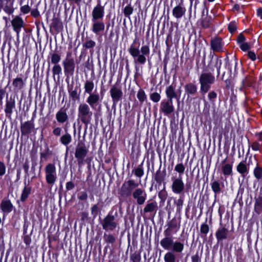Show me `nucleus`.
I'll return each instance as SVG.
<instances>
[{
    "mask_svg": "<svg viewBox=\"0 0 262 262\" xmlns=\"http://www.w3.org/2000/svg\"><path fill=\"white\" fill-rule=\"evenodd\" d=\"M128 51L134 59L135 63L136 73L135 77H138L141 75L140 73L139 67L137 64V63L144 64L146 61V56L149 54L150 49L148 46H142L140 50L136 48L134 45H132Z\"/></svg>",
    "mask_w": 262,
    "mask_h": 262,
    "instance_id": "obj_1",
    "label": "nucleus"
},
{
    "mask_svg": "<svg viewBox=\"0 0 262 262\" xmlns=\"http://www.w3.org/2000/svg\"><path fill=\"white\" fill-rule=\"evenodd\" d=\"M92 116L93 112L88 104L82 103L79 104L78 107V119L85 125L84 136L86 133L88 125L91 122Z\"/></svg>",
    "mask_w": 262,
    "mask_h": 262,
    "instance_id": "obj_2",
    "label": "nucleus"
},
{
    "mask_svg": "<svg viewBox=\"0 0 262 262\" xmlns=\"http://www.w3.org/2000/svg\"><path fill=\"white\" fill-rule=\"evenodd\" d=\"M215 81L214 76L210 73H203L199 77L200 93L205 95L210 89L211 84Z\"/></svg>",
    "mask_w": 262,
    "mask_h": 262,
    "instance_id": "obj_3",
    "label": "nucleus"
},
{
    "mask_svg": "<svg viewBox=\"0 0 262 262\" xmlns=\"http://www.w3.org/2000/svg\"><path fill=\"white\" fill-rule=\"evenodd\" d=\"M138 186L139 184L134 180L125 181L119 189V194L122 197H129Z\"/></svg>",
    "mask_w": 262,
    "mask_h": 262,
    "instance_id": "obj_4",
    "label": "nucleus"
},
{
    "mask_svg": "<svg viewBox=\"0 0 262 262\" xmlns=\"http://www.w3.org/2000/svg\"><path fill=\"white\" fill-rule=\"evenodd\" d=\"M64 74L67 76H72L75 70V64L71 52L67 53L66 59L62 62Z\"/></svg>",
    "mask_w": 262,
    "mask_h": 262,
    "instance_id": "obj_5",
    "label": "nucleus"
},
{
    "mask_svg": "<svg viewBox=\"0 0 262 262\" xmlns=\"http://www.w3.org/2000/svg\"><path fill=\"white\" fill-rule=\"evenodd\" d=\"M101 225L105 231H113L118 225L115 220L114 215L109 213L100 222Z\"/></svg>",
    "mask_w": 262,
    "mask_h": 262,
    "instance_id": "obj_6",
    "label": "nucleus"
},
{
    "mask_svg": "<svg viewBox=\"0 0 262 262\" xmlns=\"http://www.w3.org/2000/svg\"><path fill=\"white\" fill-rule=\"evenodd\" d=\"M45 170L47 183L52 186L57 179L55 166L53 164H48L45 167Z\"/></svg>",
    "mask_w": 262,
    "mask_h": 262,
    "instance_id": "obj_7",
    "label": "nucleus"
},
{
    "mask_svg": "<svg viewBox=\"0 0 262 262\" xmlns=\"http://www.w3.org/2000/svg\"><path fill=\"white\" fill-rule=\"evenodd\" d=\"M88 151V148L84 143L79 142L77 144L75 149V157L77 159L79 165L83 163L84 159L86 156Z\"/></svg>",
    "mask_w": 262,
    "mask_h": 262,
    "instance_id": "obj_8",
    "label": "nucleus"
},
{
    "mask_svg": "<svg viewBox=\"0 0 262 262\" xmlns=\"http://www.w3.org/2000/svg\"><path fill=\"white\" fill-rule=\"evenodd\" d=\"M171 189L173 193L176 194L181 193L185 189V184L181 175L178 177H172L171 178Z\"/></svg>",
    "mask_w": 262,
    "mask_h": 262,
    "instance_id": "obj_9",
    "label": "nucleus"
},
{
    "mask_svg": "<svg viewBox=\"0 0 262 262\" xmlns=\"http://www.w3.org/2000/svg\"><path fill=\"white\" fill-rule=\"evenodd\" d=\"M133 197L138 205H143L146 200L147 194L145 191L141 188H137L133 192Z\"/></svg>",
    "mask_w": 262,
    "mask_h": 262,
    "instance_id": "obj_10",
    "label": "nucleus"
},
{
    "mask_svg": "<svg viewBox=\"0 0 262 262\" xmlns=\"http://www.w3.org/2000/svg\"><path fill=\"white\" fill-rule=\"evenodd\" d=\"M110 92L114 104H116L122 99L123 92L121 89L118 85H114L111 88Z\"/></svg>",
    "mask_w": 262,
    "mask_h": 262,
    "instance_id": "obj_11",
    "label": "nucleus"
},
{
    "mask_svg": "<svg viewBox=\"0 0 262 262\" xmlns=\"http://www.w3.org/2000/svg\"><path fill=\"white\" fill-rule=\"evenodd\" d=\"M160 111L165 115H168L174 112L172 100H164L160 104Z\"/></svg>",
    "mask_w": 262,
    "mask_h": 262,
    "instance_id": "obj_12",
    "label": "nucleus"
},
{
    "mask_svg": "<svg viewBox=\"0 0 262 262\" xmlns=\"http://www.w3.org/2000/svg\"><path fill=\"white\" fill-rule=\"evenodd\" d=\"M11 25L14 31L17 34V37H19L21 29L25 26L23 19L19 16H15L11 21Z\"/></svg>",
    "mask_w": 262,
    "mask_h": 262,
    "instance_id": "obj_13",
    "label": "nucleus"
},
{
    "mask_svg": "<svg viewBox=\"0 0 262 262\" xmlns=\"http://www.w3.org/2000/svg\"><path fill=\"white\" fill-rule=\"evenodd\" d=\"M104 14V8L100 3L95 6L92 12V20H102Z\"/></svg>",
    "mask_w": 262,
    "mask_h": 262,
    "instance_id": "obj_14",
    "label": "nucleus"
},
{
    "mask_svg": "<svg viewBox=\"0 0 262 262\" xmlns=\"http://www.w3.org/2000/svg\"><path fill=\"white\" fill-rule=\"evenodd\" d=\"M15 108V100L14 97L10 96L9 100L7 99L5 107V113L6 116L9 119L11 118V115L13 113V110Z\"/></svg>",
    "mask_w": 262,
    "mask_h": 262,
    "instance_id": "obj_15",
    "label": "nucleus"
},
{
    "mask_svg": "<svg viewBox=\"0 0 262 262\" xmlns=\"http://www.w3.org/2000/svg\"><path fill=\"white\" fill-rule=\"evenodd\" d=\"M211 60L208 64L209 68L213 71L215 69H216L217 75L220 74V69L222 65V59L217 57H214L213 55L210 54Z\"/></svg>",
    "mask_w": 262,
    "mask_h": 262,
    "instance_id": "obj_16",
    "label": "nucleus"
},
{
    "mask_svg": "<svg viewBox=\"0 0 262 262\" xmlns=\"http://www.w3.org/2000/svg\"><path fill=\"white\" fill-rule=\"evenodd\" d=\"M14 206L10 201L8 199H4L0 204V208L3 213L4 217L10 213L13 209Z\"/></svg>",
    "mask_w": 262,
    "mask_h": 262,
    "instance_id": "obj_17",
    "label": "nucleus"
},
{
    "mask_svg": "<svg viewBox=\"0 0 262 262\" xmlns=\"http://www.w3.org/2000/svg\"><path fill=\"white\" fill-rule=\"evenodd\" d=\"M100 101L101 99L99 95L96 93L89 94L86 100V104L93 109H94L99 104Z\"/></svg>",
    "mask_w": 262,
    "mask_h": 262,
    "instance_id": "obj_18",
    "label": "nucleus"
},
{
    "mask_svg": "<svg viewBox=\"0 0 262 262\" xmlns=\"http://www.w3.org/2000/svg\"><path fill=\"white\" fill-rule=\"evenodd\" d=\"M210 46L213 52H221L223 51L224 42L219 37H215L210 41Z\"/></svg>",
    "mask_w": 262,
    "mask_h": 262,
    "instance_id": "obj_19",
    "label": "nucleus"
},
{
    "mask_svg": "<svg viewBox=\"0 0 262 262\" xmlns=\"http://www.w3.org/2000/svg\"><path fill=\"white\" fill-rule=\"evenodd\" d=\"M165 237L160 242L161 246L165 250H169L173 245V239L171 233L164 234Z\"/></svg>",
    "mask_w": 262,
    "mask_h": 262,
    "instance_id": "obj_20",
    "label": "nucleus"
},
{
    "mask_svg": "<svg viewBox=\"0 0 262 262\" xmlns=\"http://www.w3.org/2000/svg\"><path fill=\"white\" fill-rule=\"evenodd\" d=\"M168 228L164 231V234H167L168 233H171V231L176 229V232L179 229L180 227V220H177L176 217L168 221L167 223Z\"/></svg>",
    "mask_w": 262,
    "mask_h": 262,
    "instance_id": "obj_21",
    "label": "nucleus"
},
{
    "mask_svg": "<svg viewBox=\"0 0 262 262\" xmlns=\"http://www.w3.org/2000/svg\"><path fill=\"white\" fill-rule=\"evenodd\" d=\"M92 31L96 34H98L104 30L105 24L102 20H92Z\"/></svg>",
    "mask_w": 262,
    "mask_h": 262,
    "instance_id": "obj_22",
    "label": "nucleus"
},
{
    "mask_svg": "<svg viewBox=\"0 0 262 262\" xmlns=\"http://www.w3.org/2000/svg\"><path fill=\"white\" fill-rule=\"evenodd\" d=\"M186 10L182 3L179 4L172 9V15L177 19H179L185 15Z\"/></svg>",
    "mask_w": 262,
    "mask_h": 262,
    "instance_id": "obj_23",
    "label": "nucleus"
},
{
    "mask_svg": "<svg viewBox=\"0 0 262 262\" xmlns=\"http://www.w3.org/2000/svg\"><path fill=\"white\" fill-rule=\"evenodd\" d=\"M55 118L57 121L61 124L67 122L69 120V116L67 113V109L61 108L56 114Z\"/></svg>",
    "mask_w": 262,
    "mask_h": 262,
    "instance_id": "obj_24",
    "label": "nucleus"
},
{
    "mask_svg": "<svg viewBox=\"0 0 262 262\" xmlns=\"http://www.w3.org/2000/svg\"><path fill=\"white\" fill-rule=\"evenodd\" d=\"M228 235L229 230L228 229L222 226L220 227L215 233L216 238L219 242L227 239Z\"/></svg>",
    "mask_w": 262,
    "mask_h": 262,
    "instance_id": "obj_25",
    "label": "nucleus"
},
{
    "mask_svg": "<svg viewBox=\"0 0 262 262\" xmlns=\"http://www.w3.org/2000/svg\"><path fill=\"white\" fill-rule=\"evenodd\" d=\"M34 128V123L32 121H26L21 124L20 130L22 135H26L31 133Z\"/></svg>",
    "mask_w": 262,
    "mask_h": 262,
    "instance_id": "obj_26",
    "label": "nucleus"
},
{
    "mask_svg": "<svg viewBox=\"0 0 262 262\" xmlns=\"http://www.w3.org/2000/svg\"><path fill=\"white\" fill-rule=\"evenodd\" d=\"M165 93L167 100H172L174 98H177V95L179 93V91L176 92L175 88L172 85H170L166 88Z\"/></svg>",
    "mask_w": 262,
    "mask_h": 262,
    "instance_id": "obj_27",
    "label": "nucleus"
},
{
    "mask_svg": "<svg viewBox=\"0 0 262 262\" xmlns=\"http://www.w3.org/2000/svg\"><path fill=\"white\" fill-rule=\"evenodd\" d=\"M184 89L188 97L193 96L197 93V87L192 83H188L185 85Z\"/></svg>",
    "mask_w": 262,
    "mask_h": 262,
    "instance_id": "obj_28",
    "label": "nucleus"
},
{
    "mask_svg": "<svg viewBox=\"0 0 262 262\" xmlns=\"http://www.w3.org/2000/svg\"><path fill=\"white\" fill-rule=\"evenodd\" d=\"M254 200V211L257 214H260L262 212V196H258Z\"/></svg>",
    "mask_w": 262,
    "mask_h": 262,
    "instance_id": "obj_29",
    "label": "nucleus"
},
{
    "mask_svg": "<svg viewBox=\"0 0 262 262\" xmlns=\"http://www.w3.org/2000/svg\"><path fill=\"white\" fill-rule=\"evenodd\" d=\"M226 159L222 161V171L224 176L231 175L232 173V165L225 163Z\"/></svg>",
    "mask_w": 262,
    "mask_h": 262,
    "instance_id": "obj_30",
    "label": "nucleus"
},
{
    "mask_svg": "<svg viewBox=\"0 0 262 262\" xmlns=\"http://www.w3.org/2000/svg\"><path fill=\"white\" fill-rule=\"evenodd\" d=\"M14 1L15 0H4L6 3L5 4L3 9L6 13L11 14L14 12V8H13V4Z\"/></svg>",
    "mask_w": 262,
    "mask_h": 262,
    "instance_id": "obj_31",
    "label": "nucleus"
},
{
    "mask_svg": "<svg viewBox=\"0 0 262 262\" xmlns=\"http://www.w3.org/2000/svg\"><path fill=\"white\" fill-rule=\"evenodd\" d=\"M12 85L14 89L19 91L24 88L25 85V82L20 77H17L13 79Z\"/></svg>",
    "mask_w": 262,
    "mask_h": 262,
    "instance_id": "obj_32",
    "label": "nucleus"
},
{
    "mask_svg": "<svg viewBox=\"0 0 262 262\" xmlns=\"http://www.w3.org/2000/svg\"><path fill=\"white\" fill-rule=\"evenodd\" d=\"M174 204L176 206L177 213L180 215L184 205V196L180 195L177 200H174Z\"/></svg>",
    "mask_w": 262,
    "mask_h": 262,
    "instance_id": "obj_33",
    "label": "nucleus"
},
{
    "mask_svg": "<svg viewBox=\"0 0 262 262\" xmlns=\"http://www.w3.org/2000/svg\"><path fill=\"white\" fill-rule=\"evenodd\" d=\"M211 187L212 191L214 193L215 197L216 195L221 192L222 187H224V184H221V183L218 181H214L211 183Z\"/></svg>",
    "mask_w": 262,
    "mask_h": 262,
    "instance_id": "obj_34",
    "label": "nucleus"
},
{
    "mask_svg": "<svg viewBox=\"0 0 262 262\" xmlns=\"http://www.w3.org/2000/svg\"><path fill=\"white\" fill-rule=\"evenodd\" d=\"M236 170L242 176L244 177L249 172V168L247 165L243 162H240L236 166Z\"/></svg>",
    "mask_w": 262,
    "mask_h": 262,
    "instance_id": "obj_35",
    "label": "nucleus"
},
{
    "mask_svg": "<svg viewBox=\"0 0 262 262\" xmlns=\"http://www.w3.org/2000/svg\"><path fill=\"white\" fill-rule=\"evenodd\" d=\"M94 86V83L93 81L86 80L84 84V93L89 95L92 94Z\"/></svg>",
    "mask_w": 262,
    "mask_h": 262,
    "instance_id": "obj_36",
    "label": "nucleus"
},
{
    "mask_svg": "<svg viewBox=\"0 0 262 262\" xmlns=\"http://www.w3.org/2000/svg\"><path fill=\"white\" fill-rule=\"evenodd\" d=\"M157 203L155 201L148 203L145 206L143 210L145 213L152 212L157 209Z\"/></svg>",
    "mask_w": 262,
    "mask_h": 262,
    "instance_id": "obj_37",
    "label": "nucleus"
},
{
    "mask_svg": "<svg viewBox=\"0 0 262 262\" xmlns=\"http://www.w3.org/2000/svg\"><path fill=\"white\" fill-rule=\"evenodd\" d=\"M204 14V9L202 12V18L201 19L200 25L203 28H207L210 26V23L211 20V17L210 16H206L203 17Z\"/></svg>",
    "mask_w": 262,
    "mask_h": 262,
    "instance_id": "obj_38",
    "label": "nucleus"
},
{
    "mask_svg": "<svg viewBox=\"0 0 262 262\" xmlns=\"http://www.w3.org/2000/svg\"><path fill=\"white\" fill-rule=\"evenodd\" d=\"M59 141L62 144L67 146L72 142V136L66 132L60 137Z\"/></svg>",
    "mask_w": 262,
    "mask_h": 262,
    "instance_id": "obj_39",
    "label": "nucleus"
},
{
    "mask_svg": "<svg viewBox=\"0 0 262 262\" xmlns=\"http://www.w3.org/2000/svg\"><path fill=\"white\" fill-rule=\"evenodd\" d=\"M104 242L107 244H113L116 240V237L112 234L104 233L103 235Z\"/></svg>",
    "mask_w": 262,
    "mask_h": 262,
    "instance_id": "obj_40",
    "label": "nucleus"
},
{
    "mask_svg": "<svg viewBox=\"0 0 262 262\" xmlns=\"http://www.w3.org/2000/svg\"><path fill=\"white\" fill-rule=\"evenodd\" d=\"M172 247L173 251L177 253H181L184 249V244L180 242H173V245Z\"/></svg>",
    "mask_w": 262,
    "mask_h": 262,
    "instance_id": "obj_41",
    "label": "nucleus"
},
{
    "mask_svg": "<svg viewBox=\"0 0 262 262\" xmlns=\"http://www.w3.org/2000/svg\"><path fill=\"white\" fill-rule=\"evenodd\" d=\"M164 259L165 262H176V257L172 252H168L165 254Z\"/></svg>",
    "mask_w": 262,
    "mask_h": 262,
    "instance_id": "obj_42",
    "label": "nucleus"
},
{
    "mask_svg": "<svg viewBox=\"0 0 262 262\" xmlns=\"http://www.w3.org/2000/svg\"><path fill=\"white\" fill-rule=\"evenodd\" d=\"M253 174L257 180H260L262 178V167L259 166L257 163L254 169Z\"/></svg>",
    "mask_w": 262,
    "mask_h": 262,
    "instance_id": "obj_43",
    "label": "nucleus"
},
{
    "mask_svg": "<svg viewBox=\"0 0 262 262\" xmlns=\"http://www.w3.org/2000/svg\"><path fill=\"white\" fill-rule=\"evenodd\" d=\"M31 188L25 186L23 189L22 194L21 195L20 200L21 201H25L31 192Z\"/></svg>",
    "mask_w": 262,
    "mask_h": 262,
    "instance_id": "obj_44",
    "label": "nucleus"
},
{
    "mask_svg": "<svg viewBox=\"0 0 262 262\" xmlns=\"http://www.w3.org/2000/svg\"><path fill=\"white\" fill-rule=\"evenodd\" d=\"M137 97L141 103H143L147 98L144 91L141 89L138 91Z\"/></svg>",
    "mask_w": 262,
    "mask_h": 262,
    "instance_id": "obj_45",
    "label": "nucleus"
},
{
    "mask_svg": "<svg viewBox=\"0 0 262 262\" xmlns=\"http://www.w3.org/2000/svg\"><path fill=\"white\" fill-rule=\"evenodd\" d=\"M60 55L57 53H53L51 56V62L54 65L58 64V63L60 61Z\"/></svg>",
    "mask_w": 262,
    "mask_h": 262,
    "instance_id": "obj_46",
    "label": "nucleus"
},
{
    "mask_svg": "<svg viewBox=\"0 0 262 262\" xmlns=\"http://www.w3.org/2000/svg\"><path fill=\"white\" fill-rule=\"evenodd\" d=\"M209 227L206 223L202 224L200 227L201 233L203 235L202 237H206L207 234L209 232Z\"/></svg>",
    "mask_w": 262,
    "mask_h": 262,
    "instance_id": "obj_47",
    "label": "nucleus"
},
{
    "mask_svg": "<svg viewBox=\"0 0 262 262\" xmlns=\"http://www.w3.org/2000/svg\"><path fill=\"white\" fill-rule=\"evenodd\" d=\"M61 71L62 69L59 64L54 65L52 69L53 77H54L55 75H57L59 78V75L61 73Z\"/></svg>",
    "mask_w": 262,
    "mask_h": 262,
    "instance_id": "obj_48",
    "label": "nucleus"
},
{
    "mask_svg": "<svg viewBox=\"0 0 262 262\" xmlns=\"http://www.w3.org/2000/svg\"><path fill=\"white\" fill-rule=\"evenodd\" d=\"M164 175L162 174L160 171H157L155 177V179L158 183L161 184L162 182L164 180Z\"/></svg>",
    "mask_w": 262,
    "mask_h": 262,
    "instance_id": "obj_49",
    "label": "nucleus"
},
{
    "mask_svg": "<svg viewBox=\"0 0 262 262\" xmlns=\"http://www.w3.org/2000/svg\"><path fill=\"white\" fill-rule=\"evenodd\" d=\"M185 166L182 163L177 164L174 167V170L179 173V175H181V177L185 171Z\"/></svg>",
    "mask_w": 262,
    "mask_h": 262,
    "instance_id": "obj_50",
    "label": "nucleus"
},
{
    "mask_svg": "<svg viewBox=\"0 0 262 262\" xmlns=\"http://www.w3.org/2000/svg\"><path fill=\"white\" fill-rule=\"evenodd\" d=\"M149 97H150V99L153 102H156V103L158 102L161 99L160 95L157 92H154V93H151L150 94Z\"/></svg>",
    "mask_w": 262,
    "mask_h": 262,
    "instance_id": "obj_51",
    "label": "nucleus"
},
{
    "mask_svg": "<svg viewBox=\"0 0 262 262\" xmlns=\"http://www.w3.org/2000/svg\"><path fill=\"white\" fill-rule=\"evenodd\" d=\"M130 259L133 262H140L141 260V255L138 252H135L130 255Z\"/></svg>",
    "mask_w": 262,
    "mask_h": 262,
    "instance_id": "obj_52",
    "label": "nucleus"
},
{
    "mask_svg": "<svg viewBox=\"0 0 262 262\" xmlns=\"http://www.w3.org/2000/svg\"><path fill=\"white\" fill-rule=\"evenodd\" d=\"M52 155V151L50 150L48 147H47L45 151L40 153V158L45 159H47Z\"/></svg>",
    "mask_w": 262,
    "mask_h": 262,
    "instance_id": "obj_53",
    "label": "nucleus"
},
{
    "mask_svg": "<svg viewBox=\"0 0 262 262\" xmlns=\"http://www.w3.org/2000/svg\"><path fill=\"white\" fill-rule=\"evenodd\" d=\"M69 93L70 96L72 98V100L75 101L79 98V96L77 94V90H72V89H69Z\"/></svg>",
    "mask_w": 262,
    "mask_h": 262,
    "instance_id": "obj_54",
    "label": "nucleus"
},
{
    "mask_svg": "<svg viewBox=\"0 0 262 262\" xmlns=\"http://www.w3.org/2000/svg\"><path fill=\"white\" fill-rule=\"evenodd\" d=\"M96 45V42L92 40H86L84 43H83V46L85 49H90L94 48Z\"/></svg>",
    "mask_w": 262,
    "mask_h": 262,
    "instance_id": "obj_55",
    "label": "nucleus"
},
{
    "mask_svg": "<svg viewBox=\"0 0 262 262\" xmlns=\"http://www.w3.org/2000/svg\"><path fill=\"white\" fill-rule=\"evenodd\" d=\"M261 144L257 141H254L251 145L252 150L254 151H261Z\"/></svg>",
    "mask_w": 262,
    "mask_h": 262,
    "instance_id": "obj_56",
    "label": "nucleus"
},
{
    "mask_svg": "<svg viewBox=\"0 0 262 262\" xmlns=\"http://www.w3.org/2000/svg\"><path fill=\"white\" fill-rule=\"evenodd\" d=\"M135 174L139 178L144 174V170L142 167L139 166L135 170Z\"/></svg>",
    "mask_w": 262,
    "mask_h": 262,
    "instance_id": "obj_57",
    "label": "nucleus"
},
{
    "mask_svg": "<svg viewBox=\"0 0 262 262\" xmlns=\"http://www.w3.org/2000/svg\"><path fill=\"white\" fill-rule=\"evenodd\" d=\"M167 196V193L166 190H165V188L161 191H160L158 194L159 198L163 201H164Z\"/></svg>",
    "mask_w": 262,
    "mask_h": 262,
    "instance_id": "obj_58",
    "label": "nucleus"
},
{
    "mask_svg": "<svg viewBox=\"0 0 262 262\" xmlns=\"http://www.w3.org/2000/svg\"><path fill=\"white\" fill-rule=\"evenodd\" d=\"M133 12V9L130 6H127L124 8V14L125 16H129Z\"/></svg>",
    "mask_w": 262,
    "mask_h": 262,
    "instance_id": "obj_59",
    "label": "nucleus"
},
{
    "mask_svg": "<svg viewBox=\"0 0 262 262\" xmlns=\"http://www.w3.org/2000/svg\"><path fill=\"white\" fill-rule=\"evenodd\" d=\"M20 11L24 14L28 13L31 11V8L28 5L23 6L20 8Z\"/></svg>",
    "mask_w": 262,
    "mask_h": 262,
    "instance_id": "obj_60",
    "label": "nucleus"
},
{
    "mask_svg": "<svg viewBox=\"0 0 262 262\" xmlns=\"http://www.w3.org/2000/svg\"><path fill=\"white\" fill-rule=\"evenodd\" d=\"M191 260L192 262H201V255H199V252L191 256Z\"/></svg>",
    "mask_w": 262,
    "mask_h": 262,
    "instance_id": "obj_61",
    "label": "nucleus"
},
{
    "mask_svg": "<svg viewBox=\"0 0 262 262\" xmlns=\"http://www.w3.org/2000/svg\"><path fill=\"white\" fill-rule=\"evenodd\" d=\"M53 134L55 136H59L61 135L62 129L60 127H53Z\"/></svg>",
    "mask_w": 262,
    "mask_h": 262,
    "instance_id": "obj_62",
    "label": "nucleus"
},
{
    "mask_svg": "<svg viewBox=\"0 0 262 262\" xmlns=\"http://www.w3.org/2000/svg\"><path fill=\"white\" fill-rule=\"evenodd\" d=\"M78 198L81 201H85L88 198V194L86 192L82 191L78 194Z\"/></svg>",
    "mask_w": 262,
    "mask_h": 262,
    "instance_id": "obj_63",
    "label": "nucleus"
},
{
    "mask_svg": "<svg viewBox=\"0 0 262 262\" xmlns=\"http://www.w3.org/2000/svg\"><path fill=\"white\" fill-rule=\"evenodd\" d=\"M228 30L230 33H233L236 30V25L235 22H231L228 25Z\"/></svg>",
    "mask_w": 262,
    "mask_h": 262,
    "instance_id": "obj_64",
    "label": "nucleus"
}]
</instances>
